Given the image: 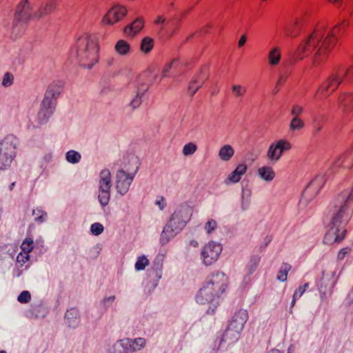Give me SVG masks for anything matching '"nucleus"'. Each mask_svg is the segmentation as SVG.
Instances as JSON below:
<instances>
[{
	"mask_svg": "<svg viewBox=\"0 0 353 353\" xmlns=\"http://www.w3.org/2000/svg\"><path fill=\"white\" fill-rule=\"evenodd\" d=\"M246 92L245 87L241 85H233L232 86V94L235 97H242Z\"/></svg>",
	"mask_w": 353,
	"mask_h": 353,
	"instance_id": "45",
	"label": "nucleus"
},
{
	"mask_svg": "<svg viewBox=\"0 0 353 353\" xmlns=\"http://www.w3.org/2000/svg\"><path fill=\"white\" fill-rule=\"evenodd\" d=\"M99 201L101 205L105 206L108 205L110 198V189L100 190L99 192Z\"/></svg>",
	"mask_w": 353,
	"mask_h": 353,
	"instance_id": "39",
	"label": "nucleus"
},
{
	"mask_svg": "<svg viewBox=\"0 0 353 353\" xmlns=\"http://www.w3.org/2000/svg\"><path fill=\"white\" fill-rule=\"evenodd\" d=\"M334 165L343 166L345 168H352L353 166V153L352 152H345L334 162Z\"/></svg>",
	"mask_w": 353,
	"mask_h": 353,
	"instance_id": "28",
	"label": "nucleus"
},
{
	"mask_svg": "<svg viewBox=\"0 0 353 353\" xmlns=\"http://www.w3.org/2000/svg\"><path fill=\"white\" fill-rule=\"evenodd\" d=\"M14 75L10 72H6L2 79V85L4 87H10L13 84Z\"/></svg>",
	"mask_w": 353,
	"mask_h": 353,
	"instance_id": "49",
	"label": "nucleus"
},
{
	"mask_svg": "<svg viewBox=\"0 0 353 353\" xmlns=\"http://www.w3.org/2000/svg\"><path fill=\"white\" fill-rule=\"evenodd\" d=\"M197 150V145L192 142L185 144L183 148V154L185 157L191 156Z\"/></svg>",
	"mask_w": 353,
	"mask_h": 353,
	"instance_id": "42",
	"label": "nucleus"
},
{
	"mask_svg": "<svg viewBox=\"0 0 353 353\" xmlns=\"http://www.w3.org/2000/svg\"><path fill=\"white\" fill-rule=\"evenodd\" d=\"M338 104L343 112H350L353 109V92L341 93L338 98Z\"/></svg>",
	"mask_w": 353,
	"mask_h": 353,
	"instance_id": "19",
	"label": "nucleus"
},
{
	"mask_svg": "<svg viewBox=\"0 0 353 353\" xmlns=\"http://www.w3.org/2000/svg\"><path fill=\"white\" fill-rule=\"evenodd\" d=\"M345 27L343 23L334 26L327 33L321 29H316L298 46L292 55L291 63L301 61L313 54L312 65L321 66L327 61L337 37L343 32Z\"/></svg>",
	"mask_w": 353,
	"mask_h": 353,
	"instance_id": "1",
	"label": "nucleus"
},
{
	"mask_svg": "<svg viewBox=\"0 0 353 353\" xmlns=\"http://www.w3.org/2000/svg\"><path fill=\"white\" fill-rule=\"evenodd\" d=\"M286 79H287L286 76L280 75V77H279V79L276 82V87H280V86L283 85L285 83V82L286 81Z\"/></svg>",
	"mask_w": 353,
	"mask_h": 353,
	"instance_id": "60",
	"label": "nucleus"
},
{
	"mask_svg": "<svg viewBox=\"0 0 353 353\" xmlns=\"http://www.w3.org/2000/svg\"><path fill=\"white\" fill-rule=\"evenodd\" d=\"M179 65L178 60H173L171 62H169L165 65L162 70V74L163 77H166L170 70L174 67H176Z\"/></svg>",
	"mask_w": 353,
	"mask_h": 353,
	"instance_id": "50",
	"label": "nucleus"
},
{
	"mask_svg": "<svg viewBox=\"0 0 353 353\" xmlns=\"http://www.w3.org/2000/svg\"><path fill=\"white\" fill-rule=\"evenodd\" d=\"M29 254L22 251L18 254L17 257V262L21 263L22 265L29 261Z\"/></svg>",
	"mask_w": 353,
	"mask_h": 353,
	"instance_id": "55",
	"label": "nucleus"
},
{
	"mask_svg": "<svg viewBox=\"0 0 353 353\" xmlns=\"http://www.w3.org/2000/svg\"><path fill=\"white\" fill-rule=\"evenodd\" d=\"M192 211L191 208L188 205L178 206L170 216L168 223L180 232L190 220Z\"/></svg>",
	"mask_w": 353,
	"mask_h": 353,
	"instance_id": "5",
	"label": "nucleus"
},
{
	"mask_svg": "<svg viewBox=\"0 0 353 353\" xmlns=\"http://www.w3.org/2000/svg\"><path fill=\"white\" fill-rule=\"evenodd\" d=\"M33 214L35 216L34 220L37 222H43L47 216L46 212L40 210H34Z\"/></svg>",
	"mask_w": 353,
	"mask_h": 353,
	"instance_id": "53",
	"label": "nucleus"
},
{
	"mask_svg": "<svg viewBox=\"0 0 353 353\" xmlns=\"http://www.w3.org/2000/svg\"><path fill=\"white\" fill-rule=\"evenodd\" d=\"M145 345V340L143 338H137L131 340L128 338L118 341L114 345L115 353H128L140 350Z\"/></svg>",
	"mask_w": 353,
	"mask_h": 353,
	"instance_id": "8",
	"label": "nucleus"
},
{
	"mask_svg": "<svg viewBox=\"0 0 353 353\" xmlns=\"http://www.w3.org/2000/svg\"><path fill=\"white\" fill-rule=\"evenodd\" d=\"M325 123V118L323 116L316 117L313 120V133L314 134H319L323 128Z\"/></svg>",
	"mask_w": 353,
	"mask_h": 353,
	"instance_id": "36",
	"label": "nucleus"
},
{
	"mask_svg": "<svg viewBox=\"0 0 353 353\" xmlns=\"http://www.w3.org/2000/svg\"><path fill=\"white\" fill-rule=\"evenodd\" d=\"M281 60V50L279 46L273 47L268 52V61L270 66H276Z\"/></svg>",
	"mask_w": 353,
	"mask_h": 353,
	"instance_id": "27",
	"label": "nucleus"
},
{
	"mask_svg": "<svg viewBox=\"0 0 353 353\" xmlns=\"http://www.w3.org/2000/svg\"><path fill=\"white\" fill-rule=\"evenodd\" d=\"M292 144L289 141L281 139L272 142L267 151L266 157L272 163L278 162L285 152L290 150Z\"/></svg>",
	"mask_w": 353,
	"mask_h": 353,
	"instance_id": "6",
	"label": "nucleus"
},
{
	"mask_svg": "<svg viewBox=\"0 0 353 353\" xmlns=\"http://www.w3.org/2000/svg\"><path fill=\"white\" fill-rule=\"evenodd\" d=\"M241 331H239L228 325V328L225 331L222 341L228 345L236 342L240 338Z\"/></svg>",
	"mask_w": 353,
	"mask_h": 353,
	"instance_id": "25",
	"label": "nucleus"
},
{
	"mask_svg": "<svg viewBox=\"0 0 353 353\" xmlns=\"http://www.w3.org/2000/svg\"><path fill=\"white\" fill-rule=\"evenodd\" d=\"M248 167L245 164L242 163L237 165L236 169L232 172L225 179L226 183H238L242 176L245 174Z\"/></svg>",
	"mask_w": 353,
	"mask_h": 353,
	"instance_id": "21",
	"label": "nucleus"
},
{
	"mask_svg": "<svg viewBox=\"0 0 353 353\" xmlns=\"http://www.w3.org/2000/svg\"><path fill=\"white\" fill-rule=\"evenodd\" d=\"M31 299L30 293L28 291H23L18 296L17 300L21 303H27Z\"/></svg>",
	"mask_w": 353,
	"mask_h": 353,
	"instance_id": "51",
	"label": "nucleus"
},
{
	"mask_svg": "<svg viewBox=\"0 0 353 353\" xmlns=\"http://www.w3.org/2000/svg\"><path fill=\"white\" fill-rule=\"evenodd\" d=\"M351 251V248L346 247L341 249L337 254V259L339 261L343 260L347 254H349Z\"/></svg>",
	"mask_w": 353,
	"mask_h": 353,
	"instance_id": "57",
	"label": "nucleus"
},
{
	"mask_svg": "<svg viewBox=\"0 0 353 353\" xmlns=\"http://www.w3.org/2000/svg\"><path fill=\"white\" fill-rule=\"evenodd\" d=\"M65 323L70 327H77L80 323V315L79 310L71 308L67 310L65 314Z\"/></svg>",
	"mask_w": 353,
	"mask_h": 353,
	"instance_id": "23",
	"label": "nucleus"
},
{
	"mask_svg": "<svg viewBox=\"0 0 353 353\" xmlns=\"http://www.w3.org/2000/svg\"><path fill=\"white\" fill-rule=\"evenodd\" d=\"M143 94L137 93V96L132 100L130 105L134 109L139 107L141 103V96Z\"/></svg>",
	"mask_w": 353,
	"mask_h": 353,
	"instance_id": "58",
	"label": "nucleus"
},
{
	"mask_svg": "<svg viewBox=\"0 0 353 353\" xmlns=\"http://www.w3.org/2000/svg\"><path fill=\"white\" fill-rule=\"evenodd\" d=\"M99 51L97 37L90 33H83L77 39L72 53L81 66L91 68L98 62Z\"/></svg>",
	"mask_w": 353,
	"mask_h": 353,
	"instance_id": "3",
	"label": "nucleus"
},
{
	"mask_svg": "<svg viewBox=\"0 0 353 353\" xmlns=\"http://www.w3.org/2000/svg\"><path fill=\"white\" fill-rule=\"evenodd\" d=\"M63 83L61 81H54L50 83L46 92L45 97L57 101L63 90Z\"/></svg>",
	"mask_w": 353,
	"mask_h": 353,
	"instance_id": "22",
	"label": "nucleus"
},
{
	"mask_svg": "<svg viewBox=\"0 0 353 353\" xmlns=\"http://www.w3.org/2000/svg\"><path fill=\"white\" fill-rule=\"evenodd\" d=\"M111 174L109 170L104 169L100 173L99 188L100 190L110 189Z\"/></svg>",
	"mask_w": 353,
	"mask_h": 353,
	"instance_id": "32",
	"label": "nucleus"
},
{
	"mask_svg": "<svg viewBox=\"0 0 353 353\" xmlns=\"http://www.w3.org/2000/svg\"><path fill=\"white\" fill-rule=\"evenodd\" d=\"M217 228V222L212 219L208 220L204 225V230L208 234L212 233Z\"/></svg>",
	"mask_w": 353,
	"mask_h": 353,
	"instance_id": "48",
	"label": "nucleus"
},
{
	"mask_svg": "<svg viewBox=\"0 0 353 353\" xmlns=\"http://www.w3.org/2000/svg\"><path fill=\"white\" fill-rule=\"evenodd\" d=\"M103 231V226L99 223H94L91 225V232L94 235H99Z\"/></svg>",
	"mask_w": 353,
	"mask_h": 353,
	"instance_id": "52",
	"label": "nucleus"
},
{
	"mask_svg": "<svg viewBox=\"0 0 353 353\" xmlns=\"http://www.w3.org/2000/svg\"><path fill=\"white\" fill-rule=\"evenodd\" d=\"M307 13H302L296 16L294 19L285 28V34L287 37L295 38L298 37L308 21Z\"/></svg>",
	"mask_w": 353,
	"mask_h": 353,
	"instance_id": "9",
	"label": "nucleus"
},
{
	"mask_svg": "<svg viewBox=\"0 0 353 353\" xmlns=\"http://www.w3.org/2000/svg\"><path fill=\"white\" fill-rule=\"evenodd\" d=\"M191 245L196 247L198 245V243L196 241H192Z\"/></svg>",
	"mask_w": 353,
	"mask_h": 353,
	"instance_id": "64",
	"label": "nucleus"
},
{
	"mask_svg": "<svg viewBox=\"0 0 353 353\" xmlns=\"http://www.w3.org/2000/svg\"><path fill=\"white\" fill-rule=\"evenodd\" d=\"M56 8V4L54 2H48L43 6H40L36 10V18L40 19L52 13Z\"/></svg>",
	"mask_w": 353,
	"mask_h": 353,
	"instance_id": "29",
	"label": "nucleus"
},
{
	"mask_svg": "<svg viewBox=\"0 0 353 353\" xmlns=\"http://www.w3.org/2000/svg\"><path fill=\"white\" fill-rule=\"evenodd\" d=\"M305 126V121L301 117H292L289 124V130L292 132H300L304 129Z\"/></svg>",
	"mask_w": 353,
	"mask_h": 353,
	"instance_id": "33",
	"label": "nucleus"
},
{
	"mask_svg": "<svg viewBox=\"0 0 353 353\" xmlns=\"http://www.w3.org/2000/svg\"><path fill=\"white\" fill-rule=\"evenodd\" d=\"M220 296L211 288V286L204 283L203 287L198 292L196 300L199 304H206L212 302Z\"/></svg>",
	"mask_w": 353,
	"mask_h": 353,
	"instance_id": "14",
	"label": "nucleus"
},
{
	"mask_svg": "<svg viewBox=\"0 0 353 353\" xmlns=\"http://www.w3.org/2000/svg\"><path fill=\"white\" fill-rule=\"evenodd\" d=\"M154 46V40L148 37H144L141 43V50L144 53L150 52Z\"/></svg>",
	"mask_w": 353,
	"mask_h": 353,
	"instance_id": "37",
	"label": "nucleus"
},
{
	"mask_svg": "<svg viewBox=\"0 0 353 353\" xmlns=\"http://www.w3.org/2000/svg\"><path fill=\"white\" fill-rule=\"evenodd\" d=\"M14 157L0 152V170H4L10 167Z\"/></svg>",
	"mask_w": 353,
	"mask_h": 353,
	"instance_id": "40",
	"label": "nucleus"
},
{
	"mask_svg": "<svg viewBox=\"0 0 353 353\" xmlns=\"http://www.w3.org/2000/svg\"><path fill=\"white\" fill-rule=\"evenodd\" d=\"M127 8L123 6H114L111 8L103 18V23L114 25L122 20L127 14Z\"/></svg>",
	"mask_w": 353,
	"mask_h": 353,
	"instance_id": "13",
	"label": "nucleus"
},
{
	"mask_svg": "<svg viewBox=\"0 0 353 353\" xmlns=\"http://www.w3.org/2000/svg\"><path fill=\"white\" fill-rule=\"evenodd\" d=\"M137 170V168H136L134 172L130 173H127L123 170H119L117 172L116 176L115 186L117 192L120 194L124 195L128 191L129 188L134 179Z\"/></svg>",
	"mask_w": 353,
	"mask_h": 353,
	"instance_id": "12",
	"label": "nucleus"
},
{
	"mask_svg": "<svg viewBox=\"0 0 353 353\" xmlns=\"http://www.w3.org/2000/svg\"><path fill=\"white\" fill-rule=\"evenodd\" d=\"M66 159L71 163H76L80 161L81 155L74 150H70L66 153Z\"/></svg>",
	"mask_w": 353,
	"mask_h": 353,
	"instance_id": "43",
	"label": "nucleus"
},
{
	"mask_svg": "<svg viewBox=\"0 0 353 353\" xmlns=\"http://www.w3.org/2000/svg\"><path fill=\"white\" fill-rule=\"evenodd\" d=\"M168 19L163 15H157L156 19L154 20V24L159 26V28L162 26H165Z\"/></svg>",
	"mask_w": 353,
	"mask_h": 353,
	"instance_id": "54",
	"label": "nucleus"
},
{
	"mask_svg": "<svg viewBox=\"0 0 353 353\" xmlns=\"http://www.w3.org/2000/svg\"><path fill=\"white\" fill-rule=\"evenodd\" d=\"M201 87L194 79H192L188 85V92L190 97H193Z\"/></svg>",
	"mask_w": 353,
	"mask_h": 353,
	"instance_id": "47",
	"label": "nucleus"
},
{
	"mask_svg": "<svg viewBox=\"0 0 353 353\" xmlns=\"http://www.w3.org/2000/svg\"><path fill=\"white\" fill-rule=\"evenodd\" d=\"M148 264L149 260L145 256H139L135 263V269L139 271L143 270Z\"/></svg>",
	"mask_w": 353,
	"mask_h": 353,
	"instance_id": "46",
	"label": "nucleus"
},
{
	"mask_svg": "<svg viewBox=\"0 0 353 353\" xmlns=\"http://www.w3.org/2000/svg\"><path fill=\"white\" fill-rule=\"evenodd\" d=\"M291 265L287 263H282L277 274V279L281 281H285L288 279V272L291 270Z\"/></svg>",
	"mask_w": 353,
	"mask_h": 353,
	"instance_id": "35",
	"label": "nucleus"
},
{
	"mask_svg": "<svg viewBox=\"0 0 353 353\" xmlns=\"http://www.w3.org/2000/svg\"><path fill=\"white\" fill-rule=\"evenodd\" d=\"M349 72L348 69H341L336 71L323 81L316 90L314 99L319 101L332 94L346 78Z\"/></svg>",
	"mask_w": 353,
	"mask_h": 353,
	"instance_id": "4",
	"label": "nucleus"
},
{
	"mask_svg": "<svg viewBox=\"0 0 353 353\" xmlns=\"http://www.w3.org/2000/svg\"><path fill=\"white\" fill-rule=\"evenodd\" d=\"M326 182V178L324 175L316 176L307 185L304 191V194H308L314 192L316 194L323 188Z\"/></svg>",
	"mask_w": 353,
	"mask_h": 353,
	"instance_id": "20",
	"label": "nucleus"
},
{
	"mask_svg": "<svg viewBox=\"0 0 353 353\" xmlns=\"http://www.w3.org/2000/svg\"><path fill=\"white\" fill-rule=\"evenodd\" d=\"M259 176L267 182L272 181L275 176L276 172L270 165H263L257 170Z\"/></svg>",
	"mask_w": 353,
	"mask_h": 353,
	"instance_id": "26",
	"label": "nucleus"
},
{
	"mask_svg": "<svg viewBox=\"0 0 353 353\" xmlns=\"http://www.w3.org/2000/svg\"><path fill=\"white\" fill-rule=\"evenodd\" d=\"M329 2L333 3V4H337L340 3L342 0H328Z\"/></svg>",
	"mask_w": 353,
	"mask_h": 353,
	"instance_id": "62",
	"label": "nucleus"
},
{
	"mask_svg": "<svg viewBox=\"0 0 353 353\" xmlns=\"http://www.w3.org/2000/svg\"><path fill=\"white\" fill-rule=\"evenodd\" d=\"M155 204L159 206L160 210H163L166 205L165 199L163 196H159L155 201Z\"/></svg>",
	"mask_w": 353,
	"mask_h": 353,
	"instance_id": "59",
	"label": "nucleus"
},
{
	"mask_svg": "<svg viewBox=\"0 0 353 353\" xmlns=\"http://www.w3.org/2000/svg\"><path fill=\"white\" fill-rule=\"evenodd\" d=\"M181 21L178 17H173L168 20L165 26L160 28L161 33H165L169 37H173L179 30Z\"/></svg>",
	"mask_w": 353,
	"mask_h": 353,
	"instance_id": "18",
	"label": "nucleus"
},
{
	"mask_svg": "<svg viewBox=\"0 0 353 353\" xmlns=\"http://www.w3.org/2000/svg\"><path fill=\"white\" fill-rule=\"evenodd\" d=\"M304 112V108L302 105L294 103L292 105L290 110V115L292 117H301Z\"/></svg>",
	"mask_w": 353,
	"mask_h": 353,
	"instance_id": "44",
	"label": "nucleus"
},
{
	"mask_svg": "<svg viewBox=\"0 0 353 353\" xmlns=\"http://www.w3.org/2000/svg\"><path fill=\"white\" fill-rule=\"evenodd\" d=\"M338 199L342 203L327 225L323 239V243L327 245L339 243L344 239L347 232L345 226L353 212V190L343 192Z\"/></svg>",
	"mask_w": 353,
	"mask_h": 353,
	"instance_id": "2",
	"label": "nucleus"
},
{
	"mask_svg": "<svg viewBox=\"0 0 353 353\" xmlns=\"http://www.w3.org/2000/svg\"><path fill=\"white\" fill-rule=\"evenodd\" d=\"M55 105L56 101L44 97L38 112V119L41 122L46 121L53 114Z\"/></svg>",
	"mask_w": 353,
	"mask_h": 353,
	"instance_id": "16",
	"label": "nucleus"
},
{
	"mask_svg": "<svg viewBox=\"0 0 353 353\" xmlns=\"http://www.w3.org/2000/svg\"><path fill=\"white\" fill-rule=\"evenodd\" d=\"M248 319V312L246 310H240L234 314L229 325L239 331L243 330Z\"/></svg>",
	"mask_w": 353,
	"mask_h": 353,
	"instance_id": "17",
	"label": "nucleus"
},
{
	"mask_svg": "<svg viewBox=\"0 0 353 353\" xmlns=\"http://www.w3.org/2000/svg\"><path fill=\"white\" fill-rule=\"evenodd\" d=\"M246 41H247L246 35L245 34L241 35V37H240L239 42H238V47L241 48L242 46H243L244 44L245 43Z\"/></svg>",
	"mask_w": 353,
	"mask_h": 353,
	"instance_id": "61",
	"label": "nucleus"
},
{
	"mask_svg": "<svg viewBox=\"0 0 353 353\" xmlns=\"http://www.w3.org/2000/svg\"><path fill=\"white\" fill-rule=\"evenodd\" d=\"M298 299H294V296H293V298H292V304H291V306L293 307L296 303V301Z\"/></svg>",
	"mask_w": 353,
	"mask_h": 353,
	"instance_id": "63",
	"label": "nucleus"
},
{
	"mask_svg": "<svg viewBox=\"0 0 353 353\" xmlns=\"http://www.w3.org/2000/svg\"><path fill=\"white\" fill-rule=\"evenodd\" d=\"M234 154V148L229 144L223 145L219 151V157L223 161H229Z\"/></svg>",
	"mask_w": 353,
	"mask_h": 353,
	"instance_id": "31",
	"label": "nucleus"
},
{
	"mask_svg": "<svg viewBox=\"0 0 353 353\" xmlns=\"http://www.w3.org/2000/svg\"><path fill=\"white\" fill-rule=\"evenodd\" d=\"M17 145V138L13 135H8L0 141V152L15 157Z\"/></svg>",
	"mask_w": 353,
	"mask_h": 353,
	"instance_id": "15",
	"label": "nucleus"
},
{
	"mask_svg": "<svg viewBox=\"0 0 353 353\" xmlns=\"http://www.w3.org/2000/svg\"><path fill=\"white\" fill-rule=\"evenodd\" d=\"M14 19L17 21L28 23L37 20L36 10L30 0H21L17 5L14 13Z\"/></svg>",
	"mask_w": 353,
	"mask_h": 353,
	"instance_id": "7",
	"label": "nucleus"
},
{
	"mask_svg": "<svg viewBox=\"0 0 353 353\" xmlns=\"http://www.w3.org/2000/svg\"><path fill=\"white\" fill-rule=\"evenodd\" d=\"M308 283H305L303 286H300L294 293V299H299L303 294L306 289L308 288Z\"/></svg>",
	"mask_w": 353,
	"mask_h": 353,
	"instance_id": "56",
	"label": "nucleus"
},
{
	"mask_svg": "<svg viewBox=\"0 0 353 353\" xmlns=\"http://www.w3.org/2000/svg\"><path fill=\"white\" fill-rule=\"evenodd\" d=\"M209 77L208 68L205 66L202 67L199 72L192 78L199 83V85L203 86L204 83L207 81Z\"/></svg>",
	"mask_w": 353,
	"mask_h": 353,
	"instance_id": "34",
	"label": "nucleus"
},
{
	"mask_svg": "<svg viewBox=\"0 0 353 353\" xmlns=\"http://www.w3.org/2000/svg\"><path fill=\"white\" fill-rule=\"evenodd\" d=\"M114 50L121 56H128L131 53V46L128 41L120 39L115 44Z\"/></svg>",
	"mask_w": 353,
	"mask_h": 353,
	"instance_id": "30",
	"label": "nucleus"
},
{
	"mask_svg": "<svg viewBox=\"0 0 353 353\" xmlns=\"http://www.w3.org/2000/svg\"><path fill=\"white\" fill-rule=\"evenodd\" d=\"M205 283L221 296L228 287V277L225 274L218 272L210 275Z\"/></svg>",
	"mask_w": 353,
	"mask_h": 353,
	"instance_id": "11",
	"label": "nucleus"
},
{
	"mask_svg": "<svg viewBox=\"0 0 353 353\" xmlns=\"http://www.w3.org/2000/svg\"><path fill=\"white\" fill-rule=\"evenodd\" d=\"M144 26V22L142 19H135L129 27L125 28V31H127V29H130V32L132 34H136L139 32Z\"/></svg>",
	"mask_w": 353,
	"mask_h": 353,
	"instance_id": "38",
	"label": "nucleus"
},
{
	"mask_svg": "<svg viewBox=\"0 0 353 353\" xmlns=\"http://www.w3.org/2000/svg\"><path fill=\"white\" fill-rule=\"evenodd\" d=\"M34 248V241L32 237H26L21 243V249L22 252L29 254Z\"/></svg>",
	"mask_w": 353,
	"mask_h": 353,
	"instance_id": "41",
	"label": "nucleus"
},
{
	"mask_svg": "<svg viewBox=\"0 0 353 353\" xmlns=\"http://www.w3.org/2000/svg\"><path fill=\"white\" fill-rule=\"evenodd\" d=\"M222 251L221 245L214 241L206 244L201 252V259L206 265H210L217 261L219 254Z\"/></svg>",
	"mask_w": 353,
	"mask_h": 353,
	"instance_id": "10",
	"label": "nucleus"
},
{
	"mask_svg": "<svg viewBox=\"0 0 353 353\" xmlns=\"http://www.w3.org/2000/svg\"><path fill=\"white\" fill-rule=\"evenodd\" d=\"M179 232L173 228L168 222L163 228V230L160 236V243L162 245L167 244L171 239H172Z\"/></svg>",
	"mask_w": 353,
	"mask_h": 353,
	"instance_id": "24",
	"label": "nucleus"
}]
</instances>
